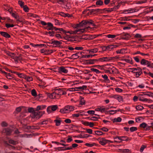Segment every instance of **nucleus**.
<instances>
[{"label": "nucleus", "mask_w": 153, "mask_h": 153, "mask_svg": "<svg viewBox=\"0 0 153 153\" xmlns=\"http://www.w3.org/2000/svg\"><path fill=\"white\" fill-rule=\"evenodd\" d=\"M116 52L117 54H124L127 53L126 50L125 48H122L121 49L117 50L116 51Z\"/></svg>", "instance_id": "4468645a"}, {"label": "nucleus", "mask_w": 153, "mask_h": 153, "mask_svg": "<svg viewBox=\"0 0 153 153\" xmlns=\"http://www.w3.org/2000/svg\"><path fill=\"white\" fill-rule=\"evenodd\" d=\"M46 94H47V96L51 99H55L58 98L57 92H53L51 94L47 92Z\"/></svg>", "instance_id": "1a4fd4ad"}, {"label": "nucleus", "mask_w": 153, "mask_h": 153, "mask_svg": "<svg viewBox=\"0 0 153 153\" xmlns=\"http://www.w3.org/2000/svg\"><path fill=\"white\" fill-rule=\"evenodd\" d=\"M106 36L108 38L113 39L116 36L115 35L108 34L106 35Z\"/></svg>", "instance_id": "c03bdc74"}, {"label": "nucleus", "mask_w": 153, "mask_h": 153, "mask_svg": "<svg viewBox=\"0 0 153 153\" xmlns=\"http://www.w3.org/2000/svg\"><path fill=\"white\" fill-rule=\"evenodd\" d=\"M145 96H143L141 97H139V99L140 101L144 102H150L152 101L151 100L147 99L146 98H145Z\"/></svg>", "instance_id": "2eb2a0df"}, {"label": "nucleus", "mask_w": 153, "mask_h": 153, "mask_svg": "<svg viewBox=\"0 0 153 153\" xmlns=\"http://www.w3.org/2000/svg\"><path fill=\"white\" fill-rule=\"evenodd\" d=\"M114 141L117 143H119L123 141L122 136H117L114 138Z\"/></svg>", "instance_id": "dca6fc26"}, {"label": "nucleus", "mask_w": 153, "mask_h": 153, "mask_svg": "<svg viewBox=\"0 0 153 153\" xmlns=\"http://www.w3.org/2000/svg\"><path fill=\"white\" fill-rule=\"evenodd\" d=\"M18 3L20 5V6H21V7L22 8L24 6V2H23L21 1H19Z\"/></svg>", "instance_id": "e2e57ef3"}, {"label": "nucleus", "mask_w": 153, "mask_h": 153, "mask_svg": "<svg viewBox=\"0 0 153 153\" xmlns=\"http://www.w3.org/2000/svg\"><path fill=\"white\" fill-rule=\"evenodd\" d=\"M95 110L96 111H99L102 113L105 112V108H104L103 106L99 107L95 109Z\"/></svg>", "instance_id": "412c9836"}, {"label": "nucleus", "mask_w": 153, "mask_h": 153, "mask_svg": "<svg viewBox=\"0 0 153 153\" xmlns=\"http://www.w3.org/2000/svg\"><path fill=\"white\" fill-rule=\"evenodd\" d=\"M9 143L10 144H12L13 145H16L17 143V142L14 141L12 140H9Z\"/></svg>", "instance_id": "bf43d9fd"}, {"label": "nucleus", "mask_w": 153, "mask_h": 153, "mask_svg": "<svg viewBox=\"0 0 153 153\" xmlns=\"http://www.w3.org/2000/svg\"><path fill=\"white\" fill-rule=\"evenodd\" d=\"M98 61V59H92L88 61V63L90 64H92L95 63Z\"/></svg>", "instance_id": "a878e982"}, {"label": "nucleus", "mask_w": 153, "mask_h": 153, "mask_svg": "<svg viewBox=\"0 0 153 153\" xmlns=\"http://www.w3.org/2000/svg\"><path fill=\"white\" fill-rule=\"evenodd\" d=\"M88 118L89 119L93 121H97L98 120V118L95 117H88Z\"/></svg>", "instance_id": "09e8293b"}, {"label": "nucleus", "mask_w": 153, "mask_h": 153, "mask_svg": "<svg viewBox=\"0 0 153 153\" xmlns=\"http://www.w3.org/2000/svg\"><path fill=\"white\" fill-rule=\"evenodd\" d=\"M0 34L2 36L6 38H9L10 37V35L5 32L0 31Z\"/></svg>", "instance_id": "5701e85b"}, {"label": "nucleus", "mask_w": 153, "mask_h": 153, "mask_svg": "<svg viewBox=\"0 0 153 153\" xmlns=\"http://www.w3.org/2000/svg\"><path fill=\"white\" fill-rule=\"evenodd\" d=\"M85 145L88 147H93V146H95L96 145V144L95 143H93L91 144L87 143H85Z\"/></svg>", "instance_id": "c9c22d12"}, {"label": "nucleus", "mask_w": 153, "mask_h": 153, "mask_svg": "<svg viewBox=\"0 0 153 153\" xmlns=\"http://www.w3.org/2000/svg\"><path fill=\"white\" fill-rule=\"evenodd\" d=\"M72 117H80L79 114V113L76 114H73L72 115Z\"/></svg>", "instance_id": "4d7b16f0"}, {"label": "nucleus", "mask_w": 153, "mask_h": 153, "mask_svg": "<svg viewBox=\"0 0 153 153\" xmlns=\"http://www.w3.org/2000/svg\"><path fill=\"white\" fill-rule=\"evenodd\" d=\"M140 58V57L139 56H135L133 57L134 59L135 60V61L137 62H140V60L139 58Z\"/></svg>", "instance_id": "49530a36"}, {"label": "nucleus", "mask_w": 153, "mask_h": 153, "mask_svg": "<svg viewBox=\"0 0 153 153\" xmlns=\"http://www.w3.org/2000/svg\"><path fill=\"white\" fill-rule=\"evenodd\" d=\"M87 51L89 53L92 54L97 53L98 51V48H95L87 50Z\"/></svg>", "instance_id": "aec40b11"}, {"label": "nucleus", "mask_w": 153, "mask_h": 153, "mask_svg": "<svg viewBox=\"0 0 153 153\" xmlns=\"http://www.w3.org/2000/svg\"><path fill=\"white\" fill-rule=\"evenodd\" d=\"M58 72L59 73H64L66 74L68 72V70L67 67L61 66L57 68Z\"/></svg>", "instance_id": "0eeeda50"}, {"label": "nucleus", "mask_w": 153, "mask_h": 153, "mask_svg": "<svg viewBox=\"0 0 153 153\" xmlns=\"http://www.w3.org/2000/svg\"><path fill=\"white\" fill-rule=\"evenodd\" d=\"M64 33H69L71 34H75V32L74 31H65L64 30Z\"/></svg>", "instance_id": "58836bf2"}, {"label": "nucleus", "mask_w": 153, "mask_h": 153, "mask_svg": "<svg viewBox=\"0 0 153 153\" xmlns=\"http://www.w3.org/2000/svg\"><path fill=\"white\" fill-rule=\"evenodd\" d=\"M126 58L127 59H121L120 60L122 61H125V62L130 63L131 64H133L132 59V58L129 56H127Z\"/></svg>", "instance_id": "f8f14e48"}, {"label": "nucleus", "mask_w": 153, "mask_h": 153, "mask_svg": "<svg viewBox=\"0 0 153 153\" xmlns=\"http://www.w3.org/2000/svg\"><path fill=\"white\" fill-rule=\"evenodd\" d=\"M116 98H117V100L119 102H121L123 101V99L121 96H117Z\"/></svg>", "instance_id": "69168bd1"}, {"label": "nucleus", "mask_w": 153, "mask_h": 153, "mask_svg": "<svg viewBox=\"0 0 153 153\" xmlns=\"http://www.w3.org/2000/svg\"><path fill=\"white\" fill-rule=\"evenodd\" d=\"M22 8H23V10L25 12H27L28 11L29 8L27 5H24V6Z\"/></svg>", "instance_id": "5fc2aeb1"}, {"label": "nucleus", "mask_w": 153, "mask_h": 153, "mask_svg": "<svg viewBox=\"0 0 153 153\" xmlns=\"http://www.w3.org/2000/svg\"><path fill=\"white\" fill-rule=\"evenodd\" d=\"M73 139L72 137L71 136H69L68 138L67 139L66 142L67 143H70L72 140Z\"/></svg>", "instance_id": "774afa93"}, {"label": "nucleus", "mask_w": 153, "mask_h": 153, "mask_svg": "<svg viewBox=\"0 0 153 153\" xmlns=\"http://www.w3.org/2000/svg\"><path fill=\"white\" fill-rule=\"evenodd\" d=\"M107 112L111 115H113L116 113V111L115 110H109Z\"/></svg>", "instance_id": "de8ad7c7"}, {"label": "nucleus", "mask_w": 153, "mask_h": 153, "mask_svg": "<svg viewBox=\"0 0 153 153\" xmlns=\"http://www.w3.org/2000/svg\"><path fill=\"white\" fill-rule=\"evenodd\" d=\"M58 107L57 105H53L50 106H49L47 109V111L49 113L51 112V110L54 111H56L57 108Z\"/></svg>", "instance_id": "9d476101"}, {"label": "nucleus", "mask_w": 153, "mask_h": 153, "mask_svg": "<svg viewBox=\"0 0 153 153\" xmlns=\"http://www.w3.org/2000/svg\"><path fill=\"white\" fill-rule=\"evenodd\" d=\"M139 68V67H137V68H130V69L131 70V72L132 73H135Z\"/></svg>", "instance_id": "f704fd0d"}, {"label": "nucleus", "mask_w": 153, "mask_h": 153, "mask_svg": "<svg viewBox=\"0 0 153 153\" xmlns=\"http://www.w3.org/2000/svg\"><path fill=\"white\" fill-rule=\"evenodd\" d=\"M62 42L58 41H53L52 42L51 44L54 46H58L61 44Z\"/></svg>", "instance_id": "b1692460"}, {"label": "nucleus", "mask_w": 153, "mask_h": 153, "mask_svg": "<svg viewBox=\"0 0 153 153\" xmlns=\"http://www.w3.org/2000/svg\"><path fill=\"white\" fill-rule=\"evenodd\" d=\"M45 29L48 30H55L56 31L58 29L56 27H54L53 25L50 22H48L47 23V26L45 27Z\"/></svg>", "instance_id": "6e6552de"}, {"label": "nucleus", "mask_w": 153, "mask_h": 153, "mask_svg": "<svg viewBox=\"0 0 153 153\" xmlns=\"http://www.w3.org/2000/svg\"><path fill=\"white\" fill-rule=\"evenodd\" d=\"M100 130H102L104 132H107L108 131V129L106 127H103L102 128H100Z\"/></svg>", "instance_id": "680f3d73"}, {"label": "nucleus", "mask_w": 153, "mask_h": 153, "mask_svg": "<svg viewBox=\"0 0 153 153\" xmlns=\"http://www.w3.org/2000/svg\"><path fill=\"white\" fill-rule=\"evenodd\" d=\"M80 100L79 101L80 104L81 105H84L85 104V101L84 100V98L82 97H80Z\"/></svg>", "instance_id": "c756f323"}, {"label": "nucleus", "mask_w": 153, "mask_h": 153, "mask_svg": "<svg viewBox=\"0 0 153 153\" xmlns=\"http://www.w3.org/2000/svg\"><path fill=\"white\" fill-rule=\"evenodd\" d=\"M122 138L123 141H128L129 140H131V139H129V138L126 136H122Z\"/></svg>", "instance_id": "37998d69"}, {"label": "nucleus", "mask_w": 153, "mask_h": 153, "mask_svg": "<svg viewBox=\"0 0 153 153\" xmlns=\"http://www.w3.org/2000/svg\"><path fill=\"white\" fill-rule=\"evenodd\" d=\"M75 107L72 105H67L60 110L62 113H68L74 110Z\"/></svg>", "instance_id": "20e7f679"}, {"label": "nucleus", "mask_w": 153, "mask_h": 153, "mask_svg": "<svg viewBox=\"0 0 153 153\" xmlns=\"http://www.w3.org/2000/svg\"><path fill=\"white\" fill-rule=\"evenodd\" d=\"M6 53L7 55L14 59L16 62H18V61L20 60L21 59V56H16L14 53H12L8 51H6Z\"/></svg>", "instance_id": "39448f33"}, {"label": "nucleus", "mask_w": 153, "mask_h": 153, "mask_svg": "<svg viewBox=\"0 0 153 153\" xmlns=\"http://www.w3.org/2000/svg\"><path fill=\"white\" fill-rule=\"evenodd\" d=\"M4 9L5 10H7L10 14H11L13 13V10L11 8H5Z\"/></svg>", "instance_id": "13d9d810"}, {"label": "nucleus", "mask_w": 153, "mask_h": 153, "mask_svg": "<svg viewBox=\"0 0 153 153\" xmlns=\"http://www.w3.org/2000/svg\"><path fill=\"white\" fill-rule=\"evenodd\" d=\"M142 71L140 68H139L135 73V76L136 78H138L142 74Z\"/></svg>", "instance_id": "f3484780"}, {"label": "nucleus", "mask_w": 153, "mask_h": 153, "mask_svg": "<svg viewBox=\"0 0 153 153\" xmlns=\"http://www.w3.org/2000/svg\"><path fill=\"white\" fill-rule=\"evenodd\" d=\"M145 93H146L145 94V96L147 95L150 97H153V93L151 92H146Z\"/></svg>", "instance_id": "a19ab883"}, {"label": "nucleus", "mask_w": 153, "mask_h": 153, "mask_svg": "<svg viewBox=\"0 0 153 153\" xmlns=\"http://www.w3.org/2000/svg\"><path fill=\"white\" fill-rule=\"evenodd\" d=\"M91 70L92 71L95 72L97 74H99L100 73V71L97 69L92 68L91 69Z\"/></svg>", "instance_id": "864d4df0"}, {"label": "nucleus", "mask_w": 153, "mask_h": 153, "mask_svg": "<svg viewBox=\"0 0 153 153\" xmlns=\"http://www.w3.org/2000/svg\"><path fill=\"white\" fill-rule=\"evenodd\" d=\"M122 119L120 117H118L117 118H114L113 120V122H120L121 121Z\"/></svg>", "instance_id": "72a5a7b5"}, {"label": "nucleus", "mask_w": 153, "mask_h": 153, "mask_svg": "<svg viewBox=\"0 0 153 153\" xmlns=\"http://www.w3.org/2000/svg\"><path fill=\"white\" fill-rule=\"evenodd\" d=\"M98 140L99 143L102 146L105 145L107 144V139H105V138L101 137L99 138L98 139Z\"/></svg>", "instance_id": "9b49d317"}, {"label": "nucleus", "mask_w": 153, "mask_h": 153, "mask_svg": "<svg viewBox=\"0 0 153 153\" xmlns=\"http://www.w3.org/2000/svg\"><path fill=\"white\" fill-rule=\"evenodd\" d=\"M27 81L30 82L32 80V78L30 76H26V78L25 79Z\"/></svg>", "instance_id": "603ef678"}, {"label": "nucleus", "mask_w": 153, "mask_h": 153, "mask_svg": "<svg viewBox=\"0 0 153 153\" xmlns=\"http://www.w3.org/2000/svg\"><path fill=\"white\" fill-rule=\"evenodd\" d=\"M54 122L56 123V125L58 126L60 125L61 121L60 120H54Z\"/></svg>", "instance_id": "e433bc0d"}, {"label": "nucleus", "mask_w": 153, "mask_h": 153, "mask_svg": "<svg viewBox=\"0 0 153 153\" xmlns=\"http://www.w3.org/2000/svg\"><path fill=\"white\" fill-rule=\"evenodd\" d=\"M147 67L150 68H153V63L148 61L147 65Z\"/></svg>", "instance_id": "c85d7f7f"}, {"label": "nucleus", "mask_w": 153, "mask_h": 153, "mask_svg": "<svg viewBox=\"0 0 153 153\" xmlns=\"http://www.w3.org/2000/svg\"><path fill=\"white\" fill-rule=\"evenodd\" d=\"M45 44H36V45H34L33 46L35 48H37L38 47L41 48L42 47L45 46Z\"/></svg>", "instance_id": "3c124183"}, {"label": "nucleus", "mask_w": 153, "mask_h": 153, "mask_svg": "<svg viewBox=\"0 0 153 153\" xmlns=\"http://www.w3.org/2000/svg\"><path fill=\"white\" fill-rule=\"evenodd\" d=\"M136 108L137 110L140 111L142 110L143 108V107L140 105H138L136 107Z\"/></svg>", "instance_id": "a18cd8bd"}, {"label": "nucleus", "mask_w": 153, "mask_h": 153, "mask_svg": "<svg viewBox=\"0 0 153 153\" xmlns=\"http://www.w3.org/2000/svg\"><path fill=\"white\" fill-rule=\"evenodd\" d=\"M140 126L143 128H146L147 127V124L145 123H142L140 124Z\"/></svg>", "instance_id": "473e14b6"}, {"label": "nucleus", "mask_w": 153, "mask_h": 153, "mask_svg": "<svg viewBox=\"0 0 153 153\" xmlns=\"http://www.w3.org/2000/svg\"><path fill=\"white\" fill-rule=\"evenodd\" d=\"M129 130L131 132H133L137 131V128L135 127H132L130 128Z\"/></svg>", "instance_id": "79ce46f5"}, {"label": "nucleus", "mask_w": 153, "mask_h": 153, "mask_svg": "<svg viewBox=\"0 0 153 153\" xmlns=\"http://www.w3.org/2000/svg\"><path fill=\"white\" fill-rule=\"evenodd\" d=\"M11 16L15 18V19H17L18 17V16L16 12H13L11 14Z\"/></svg>", "instance_id": "8fccbe9b"}, {"label": "nucleus", "mask_w": 153, "mask_h": 153, "mask_svg": "<svg viewBox=\"0 0 153 153\" xmlns=\"http://www.w3.org/2000/svg\"><path fill=\"white\" fill-rule=\"evenodd\" d=\"M128 13H130L137 12L138 11V10L137 9L129 8L128 9Z\"/></svg>", "instance_id": "393cba45"}, {"label": "nucleus", "mask_w": 153, "mask_h": 153, "mask_svg": "<svg viewBox=\"0 0 153 153\" xmlns=\"http://www.w3.org/2000/svg\"><path fill=\"white\" fill-rule=\"evenodd\" d=\"M102 77L105 79V80L107 81V82H108L109 81V79H108V76L105 75L104 74V75H102Z\"/></svg>", "instance_id": "4c0bfd02"}, {"label": "nucleus", "mask_w": 153, "mask_h": 153, "mask_svg": "<svg viewBox=\"0 0 153 153\" xmlns=\"http://www.w3.org/2000/svg\"><path fill=\"white\" fill-rule=\"evenodd\" d=\"M35 111L33 113L31 114L30 116L33 119H35L36 120L39 119L44 114V111Z\"/></svg>", "instance_id": "7ed1b4c3"}, {"label": "nucleus", "mask_w": 153, "mask_h": 153, "mask_svg": "<svg viewBox=\"0 0 153 153\" xmlns=\"http://www.w3.org/2000/svg\"><path fill=\"white\" fill-rule=\"evenodd\" d=\"M121 57L120 55H117L114 56L110 57V61L112 62H115L118 60H121Z\"/></svg>", "instance_id": "ddd939ff"}, {"label": "nucleus", "mask_w": 153, "mask_h": 153, "mask_svg": "<svg viewBox=\"0 0 153 153\" xmlns=\"http://www.w3.org/2000/svg\"><path fill=\"white\" fill-rule=\"evenodd\" d=\"M27 111L28 112L30 113H33L34 112L36 111L34 110V108H29L27 109Z\"/></svg>", "instance_id": "ea45409f"}, {"label": "nucleus", "mask_w": 153, "mask_h": 153, "mask_svg": "<svg viewBox=\"0 0 153 153\" xmlns=\"http://www.w3.org/2000/svg\"><path fill=\"white\" fill-rule=\"evenodd\" d=\"M87 86L86 85H83L82 86H79L75 88H69L67 90L68 91H79L80 90H82L86 88Z\"/></svg>", "instance_id": "423d86ee"}, {"label": "nucleus", "mask_w": 153, "mask_h": 153, "mask_svg": "<svg viewBox=\"0 0 153 153\" xmlns=\"http://www.w3.org/2000/svg\"><path fill=\"white\" fill-rule=\"evenodd\" d=\"M107 46V50L111 51L113 49V46L112 45H110Z\"/></svg>", "instance_id": "052dcab7"}, {"label": "nucleus", "mask_w": 153, "mask_h": 153, "mask_svg": "<svg viewBox=\"0 0 153 153\" xmlns=\"http://www.w3.org/2000/svg\"><path fill=\"white\" fill-rule=\"evenodd\" d=\"M76 112L77 113H79V114L80 117H82L84 115L87 116V115L85 114V112L83 111H76Z\"/></svg>", "instance_id": "cd10ccee"}, {"label": "nucleus", "mask_w": 153, "mask_h": 153, "mask_svg": "<svg viewBox=\"0 0 153 153\" xmlns=\"http://www.w3.org/2000/svg\"><path fill=\"white\" fill-rule=\"evenodd\" d=\"M12 130L9 128H5L3 131V132L5 133L6 134L8 135H10L12 132Z\"/></svg>", "instance_id": "4be33fe9"}, {"label": "nucleus", "mask_w": 153, "mask_h": 153, "mask_svg": "<svg viewBox=\"0 0 153 153\" xmlns=\"http://www.w3.org/2000/svg\"><path fill=\"white\" fill-rule=\"evenodd\" d=\"M115 91L118 93H121L123 91V90L118 88H115Z\"/></svg>", "instance_id": "6e6d98bb"}, {"label": "nucleus", "mask_w": 153, "mask_h": 153, "mask_svg": "<svg viewBox=\"0 0 153 153\" xmlns=\"http://www.w3.org/2000/svg\"><path fill=\"white\" fill-rule=\"evenodd\" d=\"M46 106L45 105H38L35 108V111H39V110H41L45 108Z\"/></svg>", "instance_id": "6ab92c4d"}, {"label": "nucleus", "mask_w": 153, "mask_h": 153, "mask_svg": "<svg viewBox=\"0 0 153 153\" xmlns=\"http://www.w3.org/2000/svg\"><path fill=\"white\" fill-rule=\"evenodd\" d=\"M148 61L144 59H143L140 61V64L143 65H147Z\"/></svg>", "instance_id": "bb28decb"}, {"label": "nucleus", "mask_w": 153, "mask_h": 153, "mask_svg": "<svg viewBox=\"0 0 153 153\" xmlns=\"http://www.w3.org/2000/svg\"><path fill=\"white\" fill-rule=\"evenodd\" d=\"M110 61V57H104L98 59V61L100 62H108Z\"/></svg>", "instance_id": "a211bd4d"}, {"label": "nucleus", "mask_w": 153, "mask_h": 153, "mask_svg": "<svg viewBox=\"0 0 153 153\" xmlns=\"http://www.w3.org/2000/svg\"><path fill=\"white\" fill-rule=\"evenodd\" d=\"M58 92H57V94H58V97H59V95H62V90H59L58 91Z\"/></svg>", "instance_id": "0e129e2a"}, {"label": "nucleus", "mask_w": 153, "mask_h": 153, "mask_svg": "<svg viewBox=\"0 0 153 153\" xmlns=\"http://www.w3.org/2000/svg\"><path fill=\"white\" fill-rule=\"evenodd\" d=\"M86 24L88 25L92 24V20L91 19L84 20L79 24L73 25L72 27L74 28H76L77 29L81 27L85 26V25Z\"/></svg>", "instance_id": "f03ea898"}, {"label": "nucleus", "mask_w": 153, "mask_h": 153, "mask_svg": "<svg viewBox=\"0 0 153 153\" xmlns=\"http://www.w3.org/2000/svg\"><path fill=\"white\" fill-rule=\"evenodd\" d=\"M92 24L88 25L86 24L85 26L81 27L75 30V34H80L82 33L90 32L92 30L96 28V25L94 24L93 21L92 20Z\"/></svg>", "instance_id": "f257e3e1"}, {"label": "nucleus", "mask_w": 153, "mask_h": 153, "mask_svg": "<svg viewBox=\"0 0 153 153\" xmlns=\"http://www.w3.org/2000/svg\"><path fill=\"white\" fill-rule=\"evenodd\" d=\"M31 93L32 95L34 97H36L37 95L36 91L34 89H33L31 90Z\"/></svg>", "instance_id": "2f4dec72"}, {"label": "nucleus", "mask_w": 153, "mask_h": 153, "mask_svg": "<svg viewBox=\"0 0 153 153\" xmlns=\"http://www.w3.org/2000/svg\"><path fill=\"white\" fill-rule=\"evenodd\" d=\"M103 2L101 0H99L97 1L96 2L97 5H101L103 4Z\"/></svg>", "instance_id": "338daca9"}, {"label": "nucleus", "mask_w": 153, "mask_h": 153, "mask_svg": "<svg viewBox=\"0 0 153 153\" xmlns=\"http://www.w3.org/2000/svg\"><path fill=\"white\" fill-rule=\"evenodd\" d=\"M95 134L98 136H101L104 134L102 131L99 130L95 131Z\"/></svg>", "instance_id": "7c9ffc66"}]
</instances>
